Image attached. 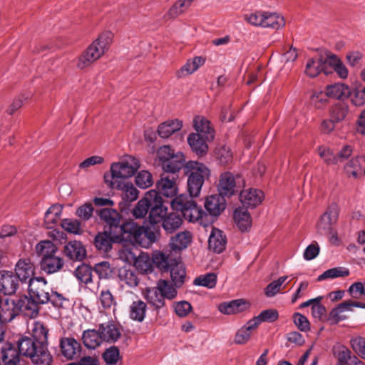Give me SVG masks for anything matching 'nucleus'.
Instances as JSON below:
<instances>
[{"mask_svg":"<svg viewBox=\"0 0 365 365\" xmlns=\"http://www.w3.org/2000/svg\"><path fill=\"white\" fill-rule=\"evenodd\" d=\"M114 237L118 243L148 248L158 240V234L151 227L140 225L133 220H124Z\"/></svg>","mask_w":365,"mask_h":365,"instance_id":"1","label":"nucleus"},{"mask_svg":"<svg viewBox=\"0 0 365 365\" xmlns=\"http://www.w3.org/2000/svg\"><path fill=\"white\" fill-rule=\"evenodd\" d=\"M29 295L36 304L41 306L51 304L56 309H64L69 303V299L62 294L53 291L48 285L47 281L43 277H36L29 280Z\"/></svg>","mask_w":365,"mask_h":365,"instance_id":"2","label":"nucleus"},{"mask_svg":"<svg viewBox=\"0 0 365 365\" xmlns=\"http://www.w3.org/2000/svg\"><path fill=\"white\" fill-rule=\"evenodd\" d=\"M163 210L165 205L162 197L155 190H151L137 202L132 213L135 218H144L149 211L150 224H158Z\"/></svg>","mask_w":365,"mask_h":365,"instance_id":"3","label":"nucleus"},{"mask_svg":"<svg viewBox=\"0 0 365 365\" xmlns=\"http://www.w3.org/2000/svg\"><path fill=\"white\" fill-rule=\"evenodd\" d=\"M18 348L23 356L30 358L34 365H51L53 356L48 349V344L35 342L27 336L18 339Z\"/></svg>","mask_w":365,"mask_h":365,"instance_id":"4","label":"nucleus"},{"mask_svg":"<svg viewBox=\"0 0 365 365\" xmlns=\"http://www.w3.org/2000/svg\"><path fill=\"white\" fill-rule=\"evenodd\" d=\"M173 210L181 212L184 218L189 222H198L203 227H207L211 222L207 220V214L197 205L192 197L180 195L171 201Z\"/></svg>","mask_w":365,"mask_h":365,"instance_id":"5","label":"nucleus"},{"mask_svg":"<svg viewBox=\"0 0 365 365\" xmlns=\"http://www.w3.org/2000/svg\"><path fill=\"white\" fill-rule=\"evenodd\" d=\"M139 168L138 160L133 157L125 161L114 163L110 166V173L104 174V182L111 189L120 187V182L133 176Z\"/></svg>","mask_w":365,"mask_h":365,"instance_id":"6","label":"nucleus"},{"mask_svg":"<svg viewBox=\"0 0 365 365\" xmlns=\"http://www.w3.org/2000/svg\"><path fill=\"white\" fill-rule=\"evenodd\" d=\"M185 175L187 176V187L189 197H198L205 180L210 175V169L203 163L189 161L185 165Z\"/></svg>","mask_w":365,"mask_h":365,"instance_id":"7","label":"nucleus"},{"mask_svg":"<svg viewBox=\"0 0 365 365\" xmlns=\"http://www.w3.org/2000/svg\"><path fill=\"white\" fill-rule=\"evenodd\" d=\"M111 41L110 32H105L99 35L79 56L77 67L84 69L99 59L108 51Z\"/></svg>","mask_w":365,"mask_h":365,"instance_id":"8","label":"nucleus"},{"mask_svg":"<svg viewBox=\"0 0 365 365\" xmlns=\"http://www.w3.org/2000/svg\"><path fill=\"white\" fill-rule=\"evenodd\" d=\"M157 156L159 165L163 173L172 175H178V173L183 168H185V158L182 153L177 152L169 145H163L158 148Z\"/></svg>","mask_w":365,"mask_h":365,"instance_id":"9","label":"nucleus"},{"mask_svg":"<svg viewBox=\"0 0 365 365\" xmlns=\"http://www.w3.org/2000/svg\"><path fill=\"white\" fill-rule=\"evenodd\" d=\"M96 213L103 224V230L115 237L124 220L120 212L112 207H102L96 210Z\"/></svg>","mask_w":365,"mask_h":365,"instance_id":"10","label":"nucleus"},{"mask_svg":"<svg viewBox=\"0 0 365 365\" xmlns=\"http://www.w3.org/2000/svg\"><path fill=\"white\" fill-rule=\"evenodd\" d=\"M339 210L336 203H331L322 215L317 224V232L320 235L332 232L334 225L337 222Z\"/></svg>","mask_w":365,"mask_h":365,"instance_id":"11","label":"nucleus"},{"mask_svg":"<svg viewBox=\"0 0 365 365\" xmlns=\"http://www.w3.org/2000/svg\"><path fill=\"white\" fill-rule=\"evenodd\" d=\"M1 360L4 365H26L19 348L18 341L16 343H4L1 347Z\"/></svg>","mask_w":365,"mask_h":365,"instance_id":"12","label":"nucleus"},{"mask_svg":"<svg viewBox=\"0 0 365 365\" xmlns=\"http://www.w3.org/2000/svg\"><path fill=\"white\" fill-rule=\"evenodd\" d=\"M225 197L221 194L211 195L206 197L205 201V208L213 220H216L222 212L225 210L227 202Z\"/></svg>","mask_w":365,"mask_h":365,"instance_id":"13","label":"nucleus"},{"mask_svg":"<svg viewBox=\"0 0 365 365\" xmlns=\"http://www.w3.org/2000/svg\"><path fill=\"white\" fill-rule=\"evenodd\" d=\"M240 181V177H235L230 172L222 173L219 180V193L227 197H231L238 192L237 184Z\"/></svg>","mask_w":365,"mask_h":365,"instance_id":"14","label":"nucleus"},{"mask_svg":"<svg viewBox=\"0 0 365 365\" xmlns=\"http://www.w3.org/2000/svg\"><path fill=\"white\" fill-rule=\"evenodd\" d=\"M19 314L34 319L39 314L40 307L31 296L21 295L15 299Z\"/></svg>","mask_w":365,"mask_h":365,"instance_id":"15","label":"nucleus"},{"mask_svg":"<svg viewBox=\"0 0 365 365\" xmlns=\"http://www.w3.org/2000/svg\"><path fill=\"white\" fill-rule=\"evenodd\" d=\"M178 175H172L167 173H162L160 179L156 183V187L160 196L161 195L166 197H173L176 195L178 187L176 179Z\"/></svg>","mask_w":365,"mask_h":365,"instance_id":"16","label":"nucleus"},{"mask_svg":"<svg viewBox=\"0 0 365 365\" xmlns=\"http://www.w3.org/2000/svg\"><path fill=\"white\" fill-rule=\"evenodd\" d=\"M168 208L165 206V210L160 213V220L163 230L166 234H173L176 232L182 225L183 220L181 215L177 212L167 214Z\"/></svg>","mask_w":365,"mask_h":365,"instance_id":"17","label":"nucleus"},{"mask_svg":"<svg viewBox=\"0 0 365 365\" xmlns=\"http://www.w3.org/2000/svg\"><path fill=\"white\" fill-rule=\"evenodd\" d=\"M19 281L18 277L11 272H0V294L11 295L16 293Z\"/></svg>","mask_w":365,"mask_h":365,"instance_id":"18","label":"nucleus"},{"mask_svg":"<svg viewBox=\"0 0 365 365\" xmlns=\"http://www.w3.org/2000/svg\"><path fill=\"white\" fill-rule=\"evenodd\" d=\"M60 347L62 355L70 360L79 357L82 349L81 344L72 337L62 338Z\"/></svg>","mask_w":365,"mask_h":365,"instance_id":"19","label":"nucleus"},{"mask_svg":"<svg viewBox=\"0 0 365 365\" xmlns=\"http://www.w3.org/2000/svg\"><path fill=\"white\" fill-rule=\"evenodd\" d=\"M250 307V303L245 299H238L230 302L221 303L219 311L224 314H235L247 310Z\"/></svg>","mask_w":365,"mask_h":365,"instance_id":"20","label":"nucleus"},{"mask_svg":"<svg viewBox=\"0 0 365 365\" xmlns=\"http://www.w3.org/2000/svg\"><path fill=\"white\" fill-rule=\"evenodd\" d=\"M227 237L224 232L215 227H212L208 239V247L214 252L220 254L226 248Z\"/></svg>","mask_w":365,"mask_h":365,"instance_id":"21","label":"nucleus"},{"mask_svg":"<svg viewBox=\"0 0 365 365\" xmlns=\"http://www.w3.org/2000/svg\"><path fill=\"white\" fill-rule=\"evenodd\" d=\"M113 243H118V240L115 239L113 235L106 230L99 232L94 237V246L99 252L103 253L109 252L112 250Z\"/></svg>","mask_w":365,"mask_h":365,"instance_id":"22","label":"nucleus"},{"mask_svg":"<svg viewBox=\"0 0 365 365\" xmlns=\"http://www.w3.org/2000/svg\"><path fill=\"white\" fill-rule=\"evenodd\" d=\"M264 197L263 192L257 189H247L240 192V200L244 206L255 207L259 205Z\"/></svg>","mask_w":365,"mask_h":365,"instance_id":"23","label":"nucleus"},{"mask_svg":"<svg viewBox=\"0 0 365 365\" xmlns=\"http://www.w3.org/2000/svg\"><path fill=\"white\" fill-rule=\"evenodd\" d=\"M16 276L19 281L26 282L33 277L34 274V266L30 259H20L15 267Z\"/></svg>","mask_w":365,"mask_h":365,"instance_id":"24","label":"nucleus"},{"mask_svg":"<svg viewBox=\"0 0 365 365\" xmlns=\"http://www.w3.org/2000/svg\"><path fill=\"white\" fill-rule=\"evenodd\" d=\"M103 341L115 343L121 336L119 327L113 322L101 324L98 326Z\"/></svg>","mask_w":365,"mask_h":365,"instance_id":"25","label":"nucleus"},{"mask_svg":"<svg viewBox=\"0 0 365 365\" xmlns=\"http://www.w3.org/2000/svg\"><path fill=\"white\" fill-rule=\"evenodd\" d=\"M172 282L176 287H180L185 282L186 277L185 267L179 259H173L169 267Z\"/></svg>","mask_w":365,"mask_h":365,"instance_id":"26","label":"nucleus"},{"mask_svg":"<svg viewBox=\"0 0 365 365\" xmlns=\"http://www.w3.org/2000/svg\"><path fill=\"white\" fill-rule=\"evenodd\" d=\"M327 66V57L324 60L322 58H310L307 63L305 73L312 78L316 77L321 72L328 74L330 71H328Z\"/></svg>","mask_w":365,"mask_h":365,"instance_id":"27","label":"nucleus"},{"mask_svg":"<svg viewBox=\"0 0 365 365\" xmlns=\"http://www.w3.org/2000/svg\"><path fill=\"white\" fill-rule=\"evenodd\" d=\"M17 315L16 299H6L0 302V322H10Z\"/></svg>","mask_w":365,"mask_h":365,"instance_id":"28","label":"nucleus"},{"mask_svg":"<svg viewBox=\"0 0 365 365\" xmlns=\"http://www.w3.org/2000/svg\"><path fill=\"white\" fill-rule=\"evenodd\" d=\"M66 255L71 259L82 261L86 257V250L79 241H71L64 247Z\"/></svg>","mask_w":365,"mask_h":365,"instance_id":"29","label":"nucleus"},{"mask_svg":"<svg viewBox=\"0 0 365 365\" xmlns=\"http://www.w3.org/2000/svg\"><path fill=\"white\" fill-rule=\"evenodd\" d=\"M63 264V259L56 255L51 257H43L40 261L41 269L49 274L60 271Z\"/></svg>","mask_w":365,"mask_h":365,"instance_id":"30","label":"nucleus"},{"mask_svg":"<svg viewBox=\"0 0 365 365\" xmlns=\"http://www.w3.org/2000/svg\"><path fill=\"white\" fill-rule=\"evenodd\" d=\"M207 141L200 134L190 133L187 137V143L192 150L200 156L204 155L208 150Z\"/></svg>","mask_w":365,"mask_h":365,"instance_id":"31","label":"nucleus"},{"mask_svg":"<svg viewBox=\"0 0 365 365\" xmlns=\"http://www.w3.org/2000/svg\"><path fill=\"white\" fill-rule=\"evenodd\" d=\"M192 235L189 231H182L170 237V246L173 250L181 251L191 243Z\"/></svg>","mask_w":365,"mask_h":365,"instance_id":"32","label":"nucleus"},{"mask_svg":"<svg viewBox=\"0 0 365 365\" xmlns=\"http://www.w3.org/2000/svg\"><path fill=\"white\" fill-rule=\"evenodd\" d=\"M233 219L237 227L242 232L247 231L251 227V216L245 207H239L236 208L234 211Z\"/></svg>","mask_w":365,"mask_h":365,"instance_id":"33","label":"nucleus"},{"mask_svg":"<svg viewBox=\"0 0 365 365\" xmlns=\"http://www.w3.org/2000/svg\"><path fill=\"white\" fill-rule=\"evenodd\" d=\"M182 127V122L178 119L168 120L160 123L158 128V133L162 138H168L174 133L180 130Z\"/></svg>","mask_w":365,"mask_h":365,"instance_id":"34","label":"nucleus"},{"mask_svg":"<svg viewBox=\"0 0 365 365\" xmlns=\"http://www.w3.org/2000/svg\"><path fill=\"white\" fill-rule=\"evenodd\" d=\"M194 127L197 134L204 136L207 140L214 139V130L210 126V123L206 118L201 116H196L193 120Z\"/></svg>","mask_w":365,"mask_h":365,"instance_id":"35","label":"nucleus"},{"mask_svg":"<svg viewBox=\"0 0 365 365\" xmlns=\"http://www.w3.org/2000/svg\"><path fill=\"white\" fill-rule=\"evenodd\" d=\"M82 341L84 346L90 349H95L103 342L99 328L96 329H87L83 332Z\"/></svg>","mask_w":365,"mask_h":365,"instance_id":"36","label":"nucleus"},{"mask_svg":"<svg viewBox=\"0 0 365 365\" xmlns=\"http://www.w3.org/2000/svg\"><path fill=\"white\" fill-rule=\"evenodd\" d=\"M328 97L339 100H344L349 97L350 88L344 83H334L326 87Z\"/></svg>","mask_w":365,"mask_h":365,"instance_id":"37","label":"nucleus"},{"mask_svg":"<svg viewBox=\"0 0 365 365\" xmlns=\"http://www.w3.org/2000/svg\"><path fill=\"white\" fill-rule=\"evenodd\" d=\"M365 165V158L356 157L351 158L344 165V171L348 176L357 178L361 174Z\"/></svg>","mask_w":365,"mask_h":365,"instance_id":"38","label":"nucleus"},{"mask_svg":"<svg viewBox=\"0 0 365 365\" xmlns=\"http://www.w3.org/2000/svg\"><path fill=\"white\" fill-rule=\"evenodd\" d=\"M48 329L44 326L41 322H35L33 324L32 333L31 336H27L35 342H40L48 344Z\"/></svg>","mask_w":365,"mask_h":365,"instance_id":"39","label":"nucleus"},{"mask_svg":"<svg viewBox=\"0 0 365 365\" xmlns=\"http://www.w3.org/2000/svg\"><path fill=\"white\" fill-rule=\"evenodd\" d=\"M145 298L148 303L153 307L156 311H159L165 307V298L159 292L156 287L147 290Z\"/></svg>","mask_w":365,"mask_h":365,"instance_id":"40","label":"nucleus"},{"mask_svg":"<svg viewBox=\"0 0 365 365\" xmlns=\"http://www.w3.org/2000/svg\"><path fill=\"white\" fill-rule=\"evenodd\" d=\"M36 252L41 259L51 257L58 252L57 247L51 240H43L38 242L35 247Z\"/></svg>","mask_w":365,"mask_h":365,"instance_id":"41","label":"nucleus"},{"mask_svg":"<svg viewBox=\"0 0 365 365\" xmlns=\"http://www.w3.org/2000/svg\"><path fill=\"white\" fill-rule=\"evenodd\" d=\"M120 187H114L113 189H118L123 191L122 199L125 203H130L137 200L138 197L139 192L133 186V185L128 182H120Z\"/></svg>","mask_w":365,"mask_h":365,"instance_id":"42","label":"nucleus"},{"mask_svg":"<svg viewBox=\"0 0 365 365\" xmlns=\"http://www.w3.org/2000/svg\"><path fill=\"white\" fill-rule=\"evenodd\" d=\"M118 277L121 282L130 287H135L139 284L138 273L134 269L122 267L119 269Z\"/></svg>","mask_w":365,"mask_h":365,"instance_id":"43","label":"nucleus"},{"mask_svg":"<svg viewBox=\"0 0 365 365\" xmlns=\"http://www.w3.org/2000/svg\"><path fill=\"white\" fill-rule=\"evenodd\" d=\"M285 22L283 16H279L277 13L269 11L264 12L263 20V28H271L273 29H279L284 26Z\"/></svg>","mask_w":365,"mask_h":365,"instance_id":"44","label":"nucleus"},{"mask_svg":"<svg viewBox=\"0 0 365 365\" xmlns=\"http://www.w3.org/2000/svg\"><path fill=\"white\" fill-rule=\"evenodd\" d=\"M147 309L146 304L138 299L134 301L130 306V317L137 322H141L144 320Z\"/></svg>","mask_w":365,"mask_h":365,"instance_id":"45","label":"nucleus"},{"mask_svg":"<svg viewBox=\"0 0 365 365\" xmlns=\"http://www.w3.org/2000/svg\"><path fill=\"white\" fill-rule=\"evenodd\" d=\"M257 327L255 325L252 319H250L246 324H245L237 332L235 337V342L237 344H245L250 338L252 331L257 329Z\"/></svg>","mask_w":365,"mask_h":365,"instance_id":"46","label":"nucleus"},{"mask_svg":"<svg viewBox=\"0 0 365 365\" xmlns=\"http://www.w3.org/2000/svg\"><path fill=\"white\" fill-rule=\"evenodd\" d=\"M157 289L167 299L172 300L177 297L178 292L175 284L165 279H160L157 282Z\"/></svg>","mask_w":365,"mask_h":365,"instance_id":"47","label":"nucleus"},{"mask_svg":"<svg viewBox=\"0 0 365 365\" xmlns=\"http://www.w3.org/2000/svg\"><path fill=\"white\" fill-rule=\"evenodd\" d=\"M93 272V268H92L88 264L82 263L81 265H78L76 267L74 272V274L78 281L87 284L92 282Z\"/></svg>","mask_w":365,"mask_h":365,"instance_id":"48","label":"nucleus"},{"mask_svg":"<svg viewBox=\"0 0 365 365\" xmlns=\"http://www.w3.org/2000/svg\"><path fill=\"white\" fill-rule=\"evenodd\" d=\"M278 318L279 313L276 309H268L263 310L258 316L254 317L251 319L255 325L258 327L262 322H274L277 321Z\"/></svg>","mask_w":365,"mask_h":365,"instance_id":"49","label":"nucleus"},{"mask_svg":"<svg viewBox=\"0 0 365 365\" xmlns=\"http://www.w3.org/2000/svg\"><path fill=\"white\" fill-rule=\"evenodd\" d=\"M349 107L344 102H339L330 109V118L336 123L343 120L348 113Z\"/></svg>","mask_w":365,"mask_h":365,"instance_id":"50","label":"nucleus"},{"mask_svg":"<svg viewBox=\"0 0 365 365\" xmlns=\"http://www.w3.org/2000/svg\"><path fill=\"white\" fill-rule=\"evenodd\" d=\"M349 275V270L347 268L337 267L326 270L320 274L317 280L322 281L327 279H334L336 277H344Z\"/></svg>","mask_w":365,"mask_h":365,"instance_id":"51","label":"nucleus"},{"mask_svg":"<svg viewBox=\"0 0 365 365\" xmlns=\"http://www.w3.org/2000/svg\"><path fill=\"white\" fill-rule=\"evenodd\" d=\"M102 358L106 365H117L118 362L122 359L119 349L115 346L106 349L102 354Z\"/></svg>","mask_w":365,"mask_h":365,"instance_id":"52","label":"nucleus"},{"mask_svg":"<svg viewBox=\"0 0 365 365\" xmlns=\"http://www.w3.org/2000/svg\"><path fill=\"white\" fill-rule=\"evenodd\" d=\"M152 259L153 264L163 272H168L170 265L173 262V259L160 252L154 253Z\"/></svg>","mask_w":365,"mask_h":365,"instance_id":"53","label":"nucleus"},{"mask_svg":"<svg viewBox=\"0 0 365 365\" xmlns=\"http://www.w3.org/2000/svg\"><path fill=\"white\" fill-rule=\"evenodd\" d=\"M328 65L330 66L341 78H345L348 76V71L336 56L331 55L327 56Z\"/></svg>","mask_w":365,"mask_h":365,"instance_id":"54","label":"nucleus"},{"mask_svg":"<svg viewBox=\"0 0 365 365\" xmlns=\"http://www.w3.org/2000/svg\"><path fill=\"white\" fill-rule=\"evenodd\" d=\"M93 272L98 275L99 279L110 278L113 273L110 264L108 262L103 261L95 264Z\"/></svg>","mask_w":365,"mask_h":365,"instance_id":"55","label":"nucleus"},{"mask_svg":"<svg viewBox=\"0 0 365 365\" xmlns=\"http://www.w3.org/2000/svg\"><path fill=\"white\" fill-rule=\"evenodd\" d=\"M334 355L337 359L336 364L346 365L351 359V351L344 345H339L334 348Z\"/></svg>","mask_w":365,"mask_h":365,"instance_id":"56","label":"nucleus"},{"mask_svg":"<svg viewBox=\"0 0 365 365\" xmlns=\"http://www.w3.org/2000/svg\"><path fill=\"white\" fill-rule=\"evenodd\" d=\"M194 284L197 286L205 287L207 288H213L217 283L216 274L211 272L196 277L194 280Z\"/></svg>","mask_w":365,"mask_h":365,"instance_id":"57","label":"nucleus"},{"mask_svg":"<svg viewBox=\"0 0 365 365\" xmlns=\"http://www.w3.org/2000/svg\"><path fill=\"white\" fill-rule=\"evenodd\" d=\"M61 227L66 232L79 235L81 233V224L79 220L72 218H66L61 222Z\"/></svg>","mask_w":365,"mask_h":365,"instance_id":"58","label":"nucleus"},{"mask_svg":"<svg viewBox=\"0 0 365 365\" xmlns=\"http://www.w3.org/2000/svg\"><path fill=\"white\" fill-rule=\"evenodd\" d=\"M215 155L220 163L227 165L232 160L231 150L226 145H221L215 149Z\"/></svg>","mask_w":365,"mask_h":365,"instance_id":"59","label":"nucleus"},{"mask_svg":"<svg viewBox=\"0 0 365 365\" xmlns=\"http://www.w3.org/2000/svg\"><path fill=\"white\" fill-rule=\"evenodd\" d=\"M136 185L143 189H145L151 186L153 183V176L147 170H141L135 176V179Z\"/></svg>","mask_w":365,"mask_h":365,"instance_id":"60","label":"nucleus"},{"mask_svg":"<svg viewBox=\"0 0 365 365\" xmlns=\"http://www.w3.org/2000/svg\"><path fill=\"white\" fill-rule=\"evenodd\" d=\"M349 97L353 105L361 106L365 103V86L362 88L350 89Z\"/></svg>","mask_w":365,"mask_h":365,"instance_id":"61","label":"nucleus"},{"mask_svg":"<svg viewBox=\"0 0 365 365\" xmlns=\"http://www.w3.org/2000/svg\"><path fill=\"white\" fill-rule=\"evenodd\" d=\"M94 208L91 202H86L76 209V215L84 221L90 220L93 215Z\"/></svg>","mask_w":365,"mask_h":365,"instance_id":"62","label":"nucleus"},{"mask_svg":"<svg viewBox=\"0 0 365 365\" xmlns=\"http://www.w3.org/2000/svg\"><path fill=\"white\" fill-rule=\"evenodd\" d=\"M287 279V276H283L269 283L264 289L265 295L268 297H274L279 291L281 286Z\"/></svg>","mask_w":365,"mask_h":365,"instance_id":"63","label":"nucleus"},{"mask_svg":"<svg viewBox=\"0 0 365 365\" xmlns=\"http://www.w3.org/2000/svg\"><path fill=\"white\" fill-rule=\"evenodd\" d=\"M350 344L354 352L362 359L365 357V339L357 336L350 340Z\"/></svg>","mask_w":365,"mask_h":365,"instance_id":"64","label":"nucleus"}]
</instances>
